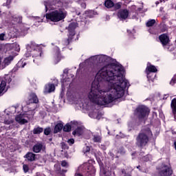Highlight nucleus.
<instances>
[{"mask_svg":"<svg viewBox=\"0 0 176 176\" xmlns=\"http://www.w3.org/2000/svg\"><path fill=\"white\" fill-rule=\"evenodd\" d=\"M82 8H84V9H86V3H83L81 4Z\"/></svg>","mask_w":176,"mask_h":176,"instance_id":"nucleus-50","label":"nucleus"},{"mask_svg":"<svg viewBox=\"0 0 176 176\" xmlns=\"http://www.w3.org/2000/svg\"><path fill=\"white\" fill-rule=\"evenodd\" d=\"M148 32H149L150 34H152L153 35L155 34H156L155 32H153V30H152V28H149V29H148Z\"/></svg>","mask_w":176,"mask_h":176,"instance_id":"nucleus-48","label":"nucleus"},{"mask_svg":"<svg viewBox=\"0 0 176 176\" xmlns=\"http://www.w3.org/2000/svg\"><path fill=\"white\" fill-rule=\"evenodd\" d=\"M67 143L69 144V145H70V146H72V145H74V144H75V140H74V139H69L68 140H67Z\"/></svg>","mask_w":176,"mask_h":176,"instance_id":"nucleus-41","label":"nucleus"},{"mask_svg":"<svg viewBox=\"0 0 176 176\" xmlns=\"http://www.w3.org/2000/svg\"><path fill=\"white\" fill-rule=\"evenodd\" d=\"M170 107L173 109L174 112H176V98H173L172 100Z\"/></svg>","mask_w":176,"mask_h":176,"instance_id":"nucleus-31","label":"nucleus"},{"mask_svg":"<svg viewBox=\"0 0 176 176\" xmlns=\"http://www.w3.org/2000/svg\"><path fill=\"white\" fill-rule=\"evenodd\" d=\"M158 175L160 176H171L173 175V169L171 166L164 164L160 168H157Z\"/></svg>","mask_w":176,"mask_h":176,"instance_id":"nucleus-6","label":"nucleus"},{"mask_svg":"<svg viewBox=\"0 0 176 176\" xmlns=\"http://www.w3.org/2000/svg\"><path fill=\"white\" fill-rule=\"evenodd\" d=\"M1 63H2V60H1V58H0V64H1Z\"/></svg>","mask_w":176,"mask_h":176,"instance_id":"nucleus-59","label":"nucleus"},{"mask_svg":"<svg viewBox=\"0 0 176 176\" xmlns=\"http://www.w3.org/2000/svg\"><path fill=\"white\" fill-rule=\"evenodd\" d=\"M100 61L105 65L98 71L96 80L92 82L88 97L98 105H108L122 98L130 83L124 76V68L112 63V58L102 56Z\"/></svg>","mask_w":176,"mask_h":176,"instance_id":"nucleus-1","label":"nucleus"},{"mask_svg":"<svg viewBox=\"0 0 176 176\" xmlns=\"http://www.w3.org/2000/svg\"><path fill=\"white\" fill-rule=\"evenodd\" d=\"M169 96H170L169 94L164 95V97H163V100H167V98H168Z\"/></svg>","mask_w":176,"mask_h":176,"instance_id":"nucleus-49","label":"nucleus"},{"mask_svg":"<svg viewBox=\"0 0 176 176\" xmlns=\"http://www.w3.org/2000/svg\"><path fill=\"white\" fill-rule=\"evenodd\" d=\"M7 82L10 83V82H12V78L9 77V78L7 80Z\"/></svg>","mask_w":176,"mask_h":176,"instance_id":"nucleus-51","label":"nucleus"},{"mask_svg":"<svg viewBox=\"0 0 176 176\" xmlns=\"http://www.w3.org/2000/svg\"><path fill=\"white\" fill-rule=\"evenodd\" d=\"M12 61H13V56H10L6 58L3 60L4 65H6V66L9 65V64H10V63H12Z\"/></svg>","mask_w":176,"mask_h":176,"instance_id":"nucleus-24","label":"nucleus"},{"mask_svg":"<svg viewBox=\"0 0 176 176\" xmlns=\"http://www.w3.org/2000/svg\"><path fill=\"white\" fill-rule=\"evenodd\" d=\"M30 54H32V56L36 58V60H39V58L42 57V50L38 47V48L31 51Z\"/></svg>","mask_w":176,"mask_h":176,"instance_id":"nucleus-11","label":"nucleus"},{"mask_svg":"<svg viewBox=\"0 0 176 176\" xmlns=\"http://www.w3.org/2000/svg\"><path fill=\"white\" fill-rule=\"evenodd\" d=\"M153 137V133L151 130V125H145L141 129V131L138 133L135 138V145L140 149H144L145 146L149 144V138Z\"/></svg>","mask_w":176,"mask_h":176,"instance_id":"nucleus-2","label":"nucleus"},{"mask_svg":"<svg viewBox=\"0 0 176 176\" xmlns=\"http://www.w3.org/2000/svg\"><path fill=\"white\" fill-rule=\"evenodd\" d=\"M96 167H94V166L93 165H89L87 167V173L88 174V175L90 176H96Z\"/></svg>","mask_w":176,"mask_h":176,"instance_id":"nucleus-17","label":"nucleus"},{"mask_svg":"<svg viewBox=\"0 0 176 176\" xmlns=\"http://www.w3.org/2000/svg\"><path fill=\"white\" fill-rule=\"evenodd\" d=\"M25 57H31L32 54H31V52L28 51L25 54Z\"/></svg>","mask_w":176,"mask_h":176,"instance_id":"nucleus-45","label":"nucleus"},{"mask_svg":"<svg viewBox=\"0 0 176 176\" xmlns=\"http://www.w3.org/2000/svg\"><path fill=\"white\" fill-rule=\"evenodd\" d=\"M45 17L47 20H50L53 23H58V21H61L67 17V11H65L64 8H60L46 14Z\"/></svg>","mask_w":176,"mask_h":176,"instance_id":"nucleus-3","label":"nucleus"},{"mask_svg":"<svg viewBox=\"0 0 176 176\" xmlns=\"http://www.w3.org/2000/svg\"><path fill=\"white\" fill-rule=\"evenodd\" d=\"M129 10L121 9L118 12L117 16L118 19H120L121 20H126L127 17H129Z\"/></svg>","mask_w":176,"mask_h":176,"instance_id":"nucleus-9","label":"nucleus"},{"mask_svg":"<svg viewBox=\"0 0 176 176\" xmlns=\"http://www.w3.org/2000/svg\"><path fill=\"white\" fill-rule=\"evenodd\" d=\"M38 47L37 46L35 43H30V44H28L26 47V49L28 52H32V50H35L37 49Z\"/></svg>","mask_w":176,"mask_h":176,"instance_id":"nucleus-22","label":"nucleus"},{"mask_svg":"<svg viewBox=\"0 0 176 176\" xmlns=\"http://www.w3.org/2000/svg\"><path fill=\"white\" fill-rule=\"evenodd\" d=\"M54 63L58 64V63L61 61V58H63V56H61V52L60 51V48H58V47H55L54 49Z\"/></svg>","mask_w":176,"mask_h":176,"instance_id":"nucleus-7","label":"nucleus"},{"mask_svg":"<svg viewBox=\"0 0 176 176\" xmlns=\"http://www.w3.org/2000/svg\"><path fill=\"white\" fill-rule=\"evenodd\" d=\"M63 127H64V124L63 123L59 122L55 125L54 128V134H57V133H60L61 130H63Z\"/></svg>","mask_w":176,"mask_h":176,"instance_id":"nucleus-19","label":"nucleus"},{"mask_svg":"<svg viewBox=\"0 0 176 176\" xmlns=\"http://www.w3.org/2000/svg\"><path fill=\"white\" fill-rule=\"evenodd\" d=\"M38 102L39 98H38L36 94L34 92L30 93L28 98V101L26 102L27 105H30V104H38Z\"/></svg>","mask_w":176,"mask_h":176,"instance_id":"nucleus-8","label":"nucleus"},{"mask_svg":"<svg viewBox=\"0 0 176 176\" xmlns=\"http://www.w3.org/2000/svg\"><path fill=\"white\" fill-rule=\"evenodd\" d=\"M45 10H46V12H47V6H46V4H45Z\"/></svg>","mask_w":176,"mask_h":176,"instance_id":"nucleus-55","label":"nucleus"},{"mask_svg":"<svg viewBox=\"0 0 176 176\" xmlns=\"http://www.w3.org/2000/svg\"><path fill=\"white\" fill-rule=\"evenodd\" d=\"M43 148V144L42 143H36L33 146L32 151L34 153H39L42 148Z\"/></svg>","mask_w":176,"mask_h":176,"instance_id":"nucleus-15","label":"nucleus"},{"mask_svg":"<svg viewBox=\"0 0 176 176\" xmlns=\"http://www.w3.org/2000/svg\"><path fill=\"white\" fill-rule=\"evenodd\" d=\"M161 31L162 32H166V31H167V26L166 25H164L161 28Z\"/></svg>","mask_w":176,"mask_h":176,"instance_id":"nucleus-43","label":"nucleus"},{"mask_svg":"<svg viewBox=\"0 0 176 176\" xmlns=\"http://www.w3.org/2000/svg\"><path fill=\"white\" fill-rule=\"evenodd\" d=\"M61 166L62 167H67V166H68V162H67L65 160H63L61 162Z\"/></svg>","mask_w":176,"mask_h":176,"instance_id":"nucleus-42","label":"nucleus"},{"mask_svg":"<svg viewBox=\"0 0 176 176\" xmlns=\"http://www.w3.org/2000/svg\"><path fill=\"white\" fill-rule=\"evenodd\" d=\"M61 148L62 149H69V147L68 146V145H67V144H65V142L61 143Z\"/></svg>","mask_w":176,"mask_h":176,"instance_id":"nucleus-39","label":"nucleus"},{"mask_svg":"<svg viewBox=\"0 0 176 176\" xmlns=\"http://www.w3.org/2000/svg\"><path fill=\"white\" fill-rule=\"evenodd\" d=\"M52 5V6H54L53 7V9H55V10L63 8V2L61 1V0H53Z\"/></svg>","mask_w":176,"mask_h":176,"instance_id":"nucleus-14","label":"nucleus"},{"mask_svg":"<svg viewBox=\"0 0 176 176\" xmlns=\"http://www.w3.org/2000/svg\"><path fill=\"white\" fill-rule=\"evenodd\" d=\"M80 14V12H77V15L79 16Z\"/></svg>","mask_w":176,"mask_h":176,"instance_id":"nucleus-57","label":"nucleus"},{"mask_svg":"<svg viewBox=\"0 0 176 176\" xmlns=\"http://www.w3.org/2000/svg\"><path fill=\"white\" fill-rule=\"evenodd\" d=\"M56 90V87L54 86V84H47L45 85V89H44V94H49L50 93H52V91H54Z\"/></svg>","mask_w":176,"mask_h":176,"instance_id":"nucleus-12","label":"nucleus"},{"mask_svg":"<svg viewBox=\"0 0 176 176\" xmlns=\"http://www.w3.org/2000/svg\"><path fill=\"white\" fill-rule=\"evenodd\" d=\"M72 134L75 136L77 135V137H80L82 134H83V129L80 126H78L73 132Z\"/></svg>","mask_w":176,"mask_h":176,"instance_id":"nucleus-20","label":"nucleus"},{"mask_svg":"<svg viewBox=\"0 0 176 176\" xmlns=\"http://www.w3.org/2000/svg\"><path fill=\"white\" fill-rule=\"evenodd\" d=\"M135 153H136L135 152V153H132V154H131L132 156H135Z\"/></svg>","mask_w":176,"mask_h":176,"instance_id":"nucleus-56","label":"nucleus"},{"mask_svg":"<svg viewBox=\"0 0 176 176\" xmlns=\"http://www.w3.org/2000/svg\"><path fill=\"white\" fill-rule=\"evenodd\" d=\"M159 40L160 41L162 46H167L170 43V37L167 34H162L159 36Z\"/></svg>","mask_w":176,"mask_h":176,"instance_id":"nucleus-10","label":"nucleus"},{"mask_svg":"<svg viewBox=\"0 0 176 176\" xmlns=\"http://www.w3.org/2000/svg\"><path fill=\"white\" fill-rule=\"evenodd\" d=\"M137 168H138V170H141V169H140V168H141V166H140V165L138 166H137Z\"/></svg>","mask_w":176,"mask_h":176,"instance_id":"nucleus-54","label":"nucleus"},{"mask_svg":"<svg viewBox=\"0 0 176 176\" xmlns=\"http://www.w3.org/2000/svg\"><path fill=\"white\" fill-rule=\"evenodd\" d=\"M151 113V109L149 107L145 105H139L134 110L133 115L136 117V119L138 120L139 122H142V120H145V119H148V116Z\"/></svg>","mask_w":176,"mask_h":176,"instance_id":"nucleus-4","label":"nucleus"},{"mask_svg":"<svg viewBox=\"0 0 176 176\" xmlns=\"http://www.w3.org/2000/svg\"><path fill=\"white\" fill-rule=\"evenodd\" d=\"M173 145H174V148H175V151H176V141H175V142H174Z\"/></svg>","mask_w":176,"mask_h":176,"instance_id":"nucleus-53","label":"nucleus"},{"mask_svg":"<svg viewBox=\"0 0 176 176\" xmlns=\"http://www.w3.org/2000/svg\"><path fill=\"white\" fill-rule=\"evenodd\" d=\"M50 133H52V129H50V127H47L44 129L45 135H50Z\"/></svg>","mask_w":176,"mask_h":176,"instance_id":"nucleus-33","label":"nucleus"},{"mask_svg":"<svg viewBox=\"0 0 176 176\" xmlns=\"http://www.w3.org/2000/svg\"><path fill=\"white\" fill-rule=\"evenodd\" d=\"M5 39V34H0V41H3Z\"/></svg>","mask_w":176,"mask_h":176,"instance_id":"nucleus-46","label":"nucleus"},{"mask_svg":"<svg viewBox=\"0 0 176 176\" xmlns=\"http://www.w3.org/2000/svg\"><path fill=\"white\" fill-rule=\"evenodd\" d=\"M41 133H43V128L41 126H37L33 129V134H41Z\"/></svg>","mask_w":176,"mask_h":176,"instance_id":"nucleus-26","label":"nucleus"},{"mask_svg":"<svg viewBox=\"0 0 176 176\" xmlns=\"http://www.w3.org/2000/svg\"><path fill=\"white\" fill-rule=\"evenodd\" d=\"M23 119V116H21V114L18 115L15 117L16 122H18V123H20Z\"/></svg>","mask_w":176,"mask_h":176,"instance_id":"nucleus-36","label":"nucleus"},{"mask_svg":"<svg viewBox=\"0 0 176 176\" xmlns=\"http://www.w3.org/2000/svg\"><path fill=\"white\" fill-rule=\"evenodd\" d=\"M146 74L148 82L149 83H153V82H155V78H156V74H155V73H146Z\"/></svg>","mask_w":176,"mask_h":176,"instance_id":"nucleus-21","label":"nucleus"},{"mask_svg":"<svg viewBox=\"0 0 176 176\" xmlns=\"http://www.w3.org/2000/svg\"><path fill=\"white\" fill-rule=\"evenodd\" d=\"M27 65V63L23 62V60H19L17 63V65L19 68H24L25 65Z\"/></svg>","mask_w":176,"mask_h":176,"instance_id":"nucleus-34","label":"nucleus"},{"mask_svg":"<svg viewBox=\"0 0 176 176\" xmlns=\"http://www.w3.org/2000/svg\"><path fill=\"white\" fill-rule=\"evenodd\" d=\"M71 129H72V128L69 124H66L63 127V131H65V133H69V131H71Z\"/></svg>","mask_w":176,"mask_h":176,"instance_id":"nucleus-27","label":"nucleus"},{"mask_svg":"<svg viewBox=\"0 0 176 176\" xmlns=\"http://www.w3.org/2000/svg\"><path fill=\"white\" fill-rule=\"evenodd\" d=\"M146 73H155L157 72V69L156 68V66L151 65V63H148V65L146 67L145 70Z\"/></svg>","mask_w":176,"mask_h":176,"instance_id":"nucleus-13","label":"nucleus"},{"mask_svg":"<svg viewBox=\"0 0 176 176\" xmlns=\"http://www.w3.org/2000/svg\"><path fill=\"white\" fill-rule=\"evenodd\" d=\"M116 159H119L118 155H116Z\"/></svg>","mask_w":176,"mask_h":176,"instance_id":"nucleus-58","label":"nucleus"},{"mask_svg":"<svg viewBox=\"0 0 176 176\" xmlns=\"http://www.w3.org/2000/svg\"><path fill=\"white\" fill-rule=\"evenodd\" d=\"M117 153H120V155H125L126 154V150L124 149V147L120 146L117 150Z\"/></svg>","mask_w":176,"mask_h":176,"instance_id":"nucleus-28","label":"nucleus"},{"mask_svg":"<svg viewBox=\"0 0 176 176\" xmlns=\"http://www.w3.org/2000/svg\"><path fill=\"white\" fill-rule=\"evenodd\" d=\"M113 1L112 0H106L104 1V6L107 9H111V8H113Z\"/></svg>","mask_w":176,"mask_h":176,"instance_id":"nucleus-23","label":"nucleus"},{"mask_svg":"<svg viewBox=\"0 0 176 176\" xmlns=\"http://www.w3.org/2000/svg\"><path fill=\"white\" fill-rule=\"evenodd\" d=\"M12 128H10V126H9V129H8V130H10Z\"/></svg>","mask_w":176,"mask_h":176,"instance_id":"nucleus-60","label":"nucleus"},{"mask_svg":"<svg viewBox=\"0 0 176 176\" xmlns=\"http://www.w3.org/2000/svg\"><path fill=\"white\" fill-rule=\"evenodd\" d=\"M101 140H102L101 136L98 135H94V138H93L94 142H101Z\"/></svg>","mask_w":176,"mask_h":176,"instance_id":"nucleus-32","label":"nucleus"},{"mask_svg":"<svg viewBox=\"0 0 176 176\" xmlns=\"http://www.w3.org/2000/svg\"><path fill=\"white\" fill-rule=\"evenodd\" d=\"M23 168L24 173H28V171H30V167H28V165L27 164H23Z\"/></svg>","mask_w":176,"mask_h":176,"instance_id":"nucleus-37","label":"nucleus"},{"mask_svg":"<svg viewBox=\"0 0 176 176\" xmlns=\"http://www.w3.org/2000/svg\"><path fill=\"white\" fill-rule=\"evenodd\" d=\"M77 23L75 22H72L69 23L67 30H68V38L65 40V45L68 46L70 42H72V39H74V36H75V29L76 28Z\"/></svg>","mask_w":176,"mask_h":176,"instance_id":"nucleus-5","label":"nucleus"},{"mask_svg":"<svg viewBox=\"0 0 176 176\" xmlns=\"http://www.w3.org/2000/svg\"><path fill=\"white\" fill-rule=\"evenodd\" d=\"M113 8L114 10H119V9L122 8V3L121 2H118L116 3H114Z\"/></svg>","mask_w":176,"mask_h":176,"instance_id":"nucleus-29","label":"nucleus"},{"mask_svg":"<svg viewBox=\"0 0 176 176\" xmlns=\"http://www.w3.org/2000/svg\"><path fill=\"white\" fill-rule=\"evenodd\" d=\"M6 88V81L1 80L0 83V97L5 94V89Z\"/></svg>","mask_w":176,"mask_h":176,"instance_id":"nucleus-18","label":"nucleus"},{"mask_svg":"<svg viewBox=\"0 0 176 176\" xmlns=\"http://www.w3.org/2000/svg\"><path fill=\"white\" fill-rule=\"evenodd\" d=\"M36 155L32 152H28L25 155H24V158L27 160L28 162H34L35 161Z\"/></svg>","mask_w":176,"mask_h":176,"instance_id":"nucleus-16","label":"nucleus"},{"mask_svg":"<svg viewBox=\"0 0 176 176\" xmlns=\"http://www.w3.org/2000/svg\"><path fill=\"white\" fill-rule=\"evenodd\" d=\"M156 24V20L155 19H150L146 23V26L148 28L151 27H153Z\"/></svg>","mask_w":176,"mask_h":176,"instance_id":"nucleus-25","label":"nucleus"},{"mask_svg":"<svg viewBox=\"0 0 176 176\" xmlns=\"http://www.w3.org/2000/svg\"><path fill=\"white\" fill-rule=\"evenodd\" d=\"M19 123H21V124H25V123H28V121L25 118H22V120H21V122Z\"/></svg>","mask_w":176,"mask_h":176,"instance_id":"nucleus-44","label":"nucleus"},{"mask_svg":"<svg viewBox=\"0 0 176 176\" xmlns=\"http://www.w3.org/2000/svg\"><path fill=\"white\" fill-rule=\"evenodd\" d=\"M63 74H68V70L67 69H65L63 71Z\"/></svg>","mask_w":176,"mask_h":176,"instance_id":"nucleus-52","label":"nucleus"},{"mask_svg":"<svg viewBox=\"0 0 176 176\" xmlns=\"http://www.w3.org/2000/svg\"><path fill=\"white\" fill-rule=\"evenodd\" d=\"M85 14L87 16V17H89V19H91V17H93V15L94 14V11L93 10L85 11Z\"/></svg>","mask_w":176,"mask_h":176,"instance_id":"nucleus-30","label":"nucleus"},{"mask_svg":"<svg viewBox=\"0 0 176 176\" xmlns=\"http://www.w3.org/2000/svg\"><path fill=\"white\" fill-rule=\"evenodd\" d=\"M109 156L112 158V159H115V154H113V153H112L111 151L109 152Z\"/></svg>","mask_w":176,"mask_h":176,"instance_id":"nucleus-47","label":"nucleus"},{"mask_svg":"<svg viewBox=\"0 0 176 176\" xmlns=\"http://www.w3.org/2000/svg\"><path fill=\"white\" fill-rule=\"evenodd\" d=\"M175 83H176V74L173 76V78L171 79L170 82V85H171L172 86H174Z\"/></svg>","mask_w":176,"mask_h":176,"instance_id":"nucleus-35","label":"nucleus"},{"mask_svg":"<svg viewBox=\"0 0 176 176\" xmlns=\"http://www.w3.org/2000/svg\"><path fill=\"white\" fill-rule=\"evenodd\" d=\"M14 122V120H5L4 124H12V123H13Z\"/></svg>","mask_w":176,"mask_h":176,"instance_id":"nucleus-40","label":"nucleus"},{"mask_svg":"<svg viewBox=\"0 0 176 176\" xmlns=\"http://www.w3.org/2000/svg\"><path fill=\"white\" fill-rule=\"evenodd\" d=\"M34 63H35V59H33Z\"/></svg>","mask_w":176,"mask_h":176,"instance_id":"nucleus-61","label":"nucleus"},{"mask_svg":"<svg viewBox=\"0 0 176 176\" xmlns=\"http://www.w3.org/2000/svg\"><path fill=\"white\" fill-rule=\"evenodd\" d=\"M82 152L84 153H87L88 152H90V146H86L85 147L83 148Z\"/></svg>","mask_w":176,"mask_h":176,"instance_id":"nucleus-38","label":"nucleus"}]
</instances>
